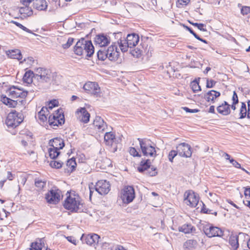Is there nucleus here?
<instances>
[{
    "instance_id": "f257e3e1",
    "label": "nucleus",
    "mask_w": 250,
    "mask_h": 250,
    "mask_svg": "<svg viewBox=\"0 0 250 250\" xmlns=\"http://www.w3.org/2000/svg\"><path fill=\"white\" fill-rule=\"evenodd\" d=\"M61 77L52 73L50 70L42 67L38 68L34 72V83L39 86H44L53 83L59 84Z\"/></svg>"
},
{
    "instance_id": "f03ea898",
    "label": "nucleus",
    "mask_w": 250,
    "mask_h": 250,
    "mask_svg": "<svg viewBox=\"0 0 250 250\" xmlns=\"http://www.w3.org/2000/svg\"><path fill=\"white\" fill-rule=\"evenodd\" d=\"M74 52L77 55L90 57L94 52V47L91 41L83 39L77 42Z\"/></svg>"
},
{
    "instance_id": "7ed1b4c3",
    "label": "nucleus",
    "mask_w": 250,
    "mask_h": 250,
    "mask_svg": "<svg viewBox=\"0 0 250 250\" xmlns=\"http://www.w3.org/2000/svg\"><path fill=\"white\" fill-rule=\"evenodd\" d=\"M63 206L72 211H78L82 208L83 203L78 195L70 193L65 199Z\"/></svg>"
},
{
    "instance_id": "20e7f679",
    "label": "nucleus",
    "mask_w": 250,
    "mask_h": 250,
    "mask_svg": "<svg viewBox=\"0 0 250 250\" xmlns=\"http://www.w3.org/2000/svg\"><path fill=\"white\" fill-rule=\"evenodd\" d=\"M23 117L22 114L16 112L8 114L5 121V124L8 127L15 128L23 121Z\"/></svg>"
},
{
    "instance_id": "39448f33",
    "label": "nucleus",
    "mask_w": 250,
    "mask_h": 250,
    "mask_svg": "<svg viewBox=\"0 0 250 250\" xmlns=\"http://www.w3.org/2000/svg\"><path fill=\"white\" fill-rule=\"evenodd\" d=\"M120 197L124 204H128L132 202L135 198V191L130 186H125L121 191Z\"/></svg>"
},
{
    "instance_id": "423d86ee",
    "label": "nucleus",
    "mask_w": 250,
    "mask_h": 250,
    "mask_svg": "<svg viewBox=\"0 0 250 250\" xmlns=\"http://www.w3.org/2000/svg\"><path fill=\"white\" fill-rule=\"evenodd\" d=\"M142 152L144 155L153 157L156 156L155 148L152 146L148 140L138 139Z\"/></svg>"
},
{
    "instance_id": "0eeeda50",
    "label": "nucleus",
    "mask_w": 250,
    "mask_h": 250,
    "mask_svg": "<svg viewBox=\"0 0 250 250\" xmlns=\"http://www.w3.org/2000/svg\"><path fill=\"white\" fill-rule=\"evenodd\" d=\"M184 202L188 206L191 208H195L199 200V197L193 191L189 190L184 193Z\"/></svg>"
},
{
    "instance_id": "6e6552de",
    "label": "nucleus",
    "mask_w": 250,
    "mask_h": 250,
    "mask_svg": "<svg viewBox=\"0 0 250 250\" xmlns=\"http://www.w3.org/2000/svg\"><path fill=\"white\" fill-rule=\"evenodd\" d=\"M48 123L51 126H57L63 124L64 117L62 111L58 110L57 112L50 115L48 117Z\"/></svg>"
},
{
    "instance_id": "1a4fd4ad",
    "label": "nucleus",
    "mask_w": 250,
    "mask_h": 250,
    "mask_svg": "<svg viewBox=\"0 0 250 250\" xmlns=\"http://www.w3.org/2000/svg\"><path fill=\"white\" fill-rule=\"evenodd\" d=\"M150 163L149 160L142 161L138 167V171L141 172L145 171L146 173L150 176H155L157 174L156 168L153 167H150Z\"/></svg>"
},
{
    "instance_id": "9d476101",
    "label": "nucleus",
    "mask_w": 250,
    "mask_h": 250,
    "mask_svg": "<svg viewBox=\"0 0 250 250\" xmlns=\"http://www.w3.org/2000/svg\"><path fill=\"white\" fill-rule=\"evenodd\" d=\"M61 195V190L55 188L50 190L46 194L45 199L48 203L56 204L60 201Z\"/></svg>"
},
{
    "instance_id": "9b49d317",
    "label": "nucleus",
    "mask_w": 250,
    "mask_h": 250,
    "mask_svg": "<svg viewBox=\"0 0 250 250\" xmlns=\"http://www.w3.org/2000/svg\"><path fill=\"white\" fill-rule=\"evenodd\" d=\"M6 93L12 98H25L28 94V91L17 86H12L7 89Z\"/></svg>"
},
{
    "instance_id": "f8f14e48",
    "label": "nucleus",
    "mask_w": 250,
    "mask_h": 250,
    "mask_svg": "<svg viewBox=\"0 0 250 250\" xmlns=\"http://www.w3.org/2000/svg\"><path fill=\"white\" fill-rule=\"evenodd\" d=\"M83 88L88 93L96 96V97L100 96L101 89L97 83L88 82L84 84Z\"/></svg>"
},
{
    "instance_id": "ddd939ff",
    "label": "nucleus",
    "mask_w": 250,
    "mask_h": 250,
    "mask_svg": "<svg viewBox=\"0 0 250 250\" xmlns=\"http://www.w3.org/2000/svg\"><path fill=\"white\" fill-rule=\"evenodd\" d=\"M176 149L178 154L181 157L188 158L191 156V148L188 144L185 143H181L177 146Z\"/></svg>"
},
{
    "instance_id": "4468645a",
    "label": "nucleus",
    "mask_w": 250,
    "mask_h": 250,
    "mask_svg": "<svg viewBox=\"0 0 250 250\" xmlns=\"http://www.w3.org/2000/svg\"><path fill=\"white\" fill-rule=\"evenodd\" d=\"M110 185L106 180H100L95 185V190L101 195L107 194L110 190Z\"/></svg>"
},
{
    "instance_id": "2eb2a0df",
    "label": "nucleus",
    "mask_w": 250,
    "mask_h": 250,
    "mask_svg": "<svg viewBox=\"0 0 250 250\" xmlns=\"http://www.w3.org/2000/svg\"><path fill=\"white\" fill-rule=\"evenodd\" d=\"M99 239L100 236L95 233L83 234L81 237V240L83 243L93 246L98 244Z\"/></svg>"
},
{
    "instance_id": "dca6fc26",
    "label": "nucleus",
    "mask_w": 250,
    "mask_h": 250,
    "mask_svg": "<svg viewBox=\"0 0 250 250\" xmlns=\"http://www.w3.org/2000/svg\"><path fill=\"white\" fill-rule=\"evenodd\" d=\"M108 59L111 61H117L119 58L120 53L118 51L116 42L113 43L107 49Z\"/></svg>"
},
{
    "instance_id": "f3484780",
    "label": "nucleus",
    "mask_w": 250,
    "mask_h": 250,
    "mask_svg": "<svg viewBox=\"0 0 250 250\" xmlns=\"http://www.w3.org/2000/svg\"><path fill=\"white\" fill-rule=\"evenodd\" d=\"M76 114L78 120L84 124H86L89 121L90 114L84 107L78 108Z\"/></svg>"
},
{
    "instance_id": "a211bd4d",
    "label": "nucleus",
    "mask_w": 250,
    "mask_h": 250,
    "mask_svg": "<svg viewBox=\"0 0 250 250\" xmlns=\"http://www.w3.org/2000/svg\"><path fill=\"white\" fill-rule=\"evenodd\" d=\"M204 231L208 237L221 236L223 235L222 231L218 227L207 226L204 228Z\"/></svg>"
},
{
    "instance_id": "6ab92c4d",
    "label": "nucleus",
    "mask_w": 250,
    "mask_h": 250,
    "mask_svg": "<svg viewBox=\"0 0 250 250\" xmlns=\"http://www.w3.org/2000/svg\"><path fill=\"white\" fill-rule=\"evenodd\" d=\"M95 129L98 132H103L107 128L106 124L100 116H96L93 123Z\"/></svg>"
},
{
    "instance_id": "aec40b11",
    "label": "nucleus",
    "mask_w": 250,
    "mask_h": 250,
    "mask_svg": "<svg viewBox=\"0 0 250 250\" xmlns=\"http://www.w3.org/2000/svg\"><path fill=\"white\" fill-rule=\"evenodd\" d=\"M110 39L104 35H98L95 38V43L100 47H104L110 42Z\"/></svg>"
},
{
    "instance_id": "412c9836",
    "label": "nucleus",
    "mask_w": 250,
    "mask_h": 250,
    "mask_svg": "<svg viewBox=\"0 0 250 250\" xmlns=\"http://www.w3.org/2000/svg\"><path fill=\"white\" fill-rule=\"evenodd\" d=\"M126 40L127 42L129 48H131L138 44L140 38L138 34L132 33L128 34L126 38Z\"/></svg>"
},
{
    "instance_id": "4be33fe9",
    "label": "nucleus",
    "mask_w": 250,
    "mask_h": 250,
    "mask_svg": "<svg viewBox=\"0 0 250 250\" xmlns=\"http://www.w3.org/2000/svg\"><path fill=\"white\" fill-rule=\"evenodd\" d=\"M49 144L51 147L59 150L62 149L64 146L63 140L59 137L50 140Z\"/></svg>"
},
{
    "instance_id": "5701e85b",
    "label": "nucleus",
    "mask_w": 250,
    "mask_h": 250,
    "mask_svg": "<svg viewBox=\"0 0 250 250\" xmlns=\"http://www.w3.org/2000/svg\"><path fill=\"white\" fill-rule=\"evenodd\" d=\"M220 96V93L215 90H210L204 95V98L208 102L213 103L215 100Z\"/></svg>"
},
{
    "instance_id": "b1692460",
    "label": "nucleus",
    "mask_w": 250,
    "mask_h": 250,
    "mask_svg": "<svg viewBox=\"0 0 250 250\" xmlns=\"http://www.w3.org/2000/svg\"><path fill=\"white\" fill-rule=\"evenodd\" d=\"M19 12L21 18H25L30 17L33 14L32 8L29 5H23L19 8Z\"/></svg>"
},
{
    "instance_id": "393cba45",
    "label": "nucleus",
    "mask_w": 250,
    "mask_h": 250,
    "mask_svg": "<svg viewBox=\"0 0 250 250\" xmlns=\"http://www.w3.org/2000/svg\"><path fill=\"white\" fill-rule=\"evenodd\" d=\"M217 110L219 113L223 115H228L230 113V105L227 102H224L217 107Z\"/></svg>"
},
{
    "instance_id": "a878e982",
    "label": "nucleus",
    "mask_w": 250,
    "mask_h": 250,
    "mask_svg": "<svg viewBox=\"0 0 250 250\" xmlns=\"http://www.w3.org/2000/svg\"><path fill=\"white\" fill-rule=\"evenodd\" d=\"M7 56L12 59L21 60L22 59V55L19 49H15L6 51Z\"/></svg>"
},
{
    "instance_id": "bb28decb",
    "label": "nucleus",
    "mask_w": 250,
    "mask_h": 250,
    "mask_svg": "<svg viewBox=\"0 0 250 250\" xmlns=\"http://www.w3.org/2000/svg\"><path fill=\"white\" fill-rule=\"evenodd\" d=\"M34 8L38 10H44L47 5L45 0H33Z\"/></svg>"
},
{
    "instance_id": "cd10ccee",
    "label": "nucleus",
    "mask_w": 250,
    "mask_h": 250,
    "mask_svg": "<svg viewBox=\"0 0 250 250\" xmlns=\"http://www.w3.org/2000/svg\"><path fill=\"white\" fill-rule=\"evenodd\" d=\"M23 82L27 84L34 82V72L31 70L26 71L22 78Z\"/></svg>"
},
{
    "instance_id": "c85d7f7f",
    "label": "nucleus",
    "mask_w": 250,
    "mask_h": 250,
    "mask_svg": "<svg viewBox=\"0 0 250 250\" xmlns=\"http://www.w3.org/2000/svg\"><path fill=\"white\" fill-rule=\"evenodd\" d=\"M116 44L119 45L120 48L122 52H126L128 50V48L129 47L127 42L125 38H121L117 42H116Z\"/></svg>"
},
{
    "instance_id": "c756f323",
    "label": "nucleus",
    "mask_w": 250,
    "mask_h": 250,
    "mask_svg": "<svg viewBox=\"0 0 250 250\" xmlns=\"http://www.w3.org/2000/svg\"><path fill=\"white\" fill-rule=\"evenodd\" d=\"M7 105L9 106L10 107H18L20 105H22L23 109L25 108L26 104V101L25 100H21L18 102V101H15L10 99Z\"/></svg>"
},
{
    "instance_id": "7c9ffc66",
    "label": "nucleus",
    "mask_w": 250,
    "mask_h": 250,
    "mask_svg": "<svg viewBox=\"0 0 250 250\" xmlns=\"http://www.w3.org/2000/svg\"><path fill=\"white\" fill-rule=\"evenodd\" d=\"M48 110L46 107H42V109L38 113V118L40 121L44 122L47 121Z\"/></svg>"
},
{
    "instance_id": "2f4dec72",
    "label": "nucleus",
    "mask_w": 250,
    "mask_h": 250,
    "mask_svg": "<svg viewBox=\"0 0 250 250\" xmlns=\"http://www.w3.org/2000/svg\"><path fill=\"white\" fill-rule=\"evenodd\" d=\"M114 139L115 135L113 133L111 132H106L104 137V141L107 145L111 146Z\"/></svg>"
},
{
    "instance_id": "473e14b6",
    "label": "nucleus",
    "mask_w": 250,
    "mask_h": 250,
    "mask_svg": "<svg viewBox=\"0 0 250 250\" xmlns=\"http://www.w3.org/2000/svg\"><path fill=\"white\" fill-rule=\"evenodd\" d=\"M43 240L42 239L37 240L36 242L31 244V247L35 250H41L44 246Z\"/></svg>"
},
{
    "instance_id": "72a5a7b5",
    "label": "nucleus",
    "mask_w": 250,
    "mask_h": 250,
    "mask_svg": "<svg viewBox=\"0 0 250 250\" xmlns=\"http://www.w3.org/2000/svg\"><path fill=\"white\" fill-rule=\"evenodd\" d=\"M193 229V227L191 225L185 224L179 227L178 229L185 233H189L192 231Z\"/></svg>"
},
{
    "instance_id": "f704fd0d",
    "label": "nucleus",
    "mask_w": 250,
    "mask_h": 250,
    "mask_svg": "<svg viewBox=\"0 0 250 250\" xmlns=\"http://www.w3.org/2000/svg\"><path fill=\"white\" fill-rule=\"evenodd\" d=\"M197 242L194 240H188L184 244L185 248L188 250H191L194 248L197 245Z\"/></svg>"
},
{
    "instance_id": "c9c22d12",
    "label": "nucleus",
    "mask_w": 250,
    "mask_h": 250,
    "mask_svg": "<svg viewBox=\"0 0 250 250\" xmlns=\"http://www.w3.org/2000/svg\"><path fill=\"white\" fill-rule=\"evenodd\" d=\"M59 149H56L52 147L49 148L48 151L50 157L53 159L57 158L60 154V152L59 151Z\"/></svg>"
},
{
    "instance_id": "e433bc0d",
    "label": "nucleus",
    "mask_w": 250,
    "mask_h": 250,
    "mask_svg": "<svg viewBox=\"0 0 250 250\" xmlns=\"http://www.w3.org/2000/svg\"><path fill=\"white\" fill-rule=\"evenodd\" d=\"M229 244L234 250H236L239 246L238 238L237 237H231L229 239Z\"/></svg>"
},
{
    "instance_id": "4c0bfd02",
    "label": "nucleus",
    "mask_w": 250,
    "mask_h": 250,
    "mask_svg": "<svg viewBox=\"0 0 250 250\" xmlns=\"http://www.w3.org/2000/svg\"><path fill=\"white\" fill-rule=\"evenodd\" d=\"M97 57L99 60L104 61L106 59H108V55L107 50H99L97 52Z\"/></svg>"
},
{
    "instance_id": "58836bf2",
    "label": "nucleus",
    "mask_w": 250,
    "mask_h": 250,
    "mask_svg": "<svg viewBox=\"0 0 250 250\" xmlns=\"http://www.w3.org/2000/svg\"><path fill=\"white\" fill-rule=\"evenodd\" d=\"M25 63L27 67H30L34 63V60L32 57H28L20 62L21 64Z\"/></svg>"
},
{
    "instance_id": "ea45409f",
    "label": "nucleus",
    "mask_w": 250,
    "mask_h": 250,
    "mask_svg": "<svg viewBox=\"0 0 250 250\" xmlns=\"http://www.w3.org/2000/svg\"><path fill=\"white\" fill-rule=\"evenodd\" d=\"M190 86L194 92L200 91L201 90V87L199 84V82L197 80L192 81L191 83Z\"/></svg>"
},
{
    "instance_id": "a19ab883",
    "label": "nucleus",
    "mask_w": 250,
    "mask_h": 250,
    "mask_svg": "<svg viewBox=\"0 0 250 250\" xmlns=\"http://www.w3.org/2000/svg\"><path fill=\"white\" fill-rule=\"evenodd\" d=\"M240 119H243L246 117L247 115V110L246 105L244 103H242L241 108L240 109Z\"/></svg>"
},
{
    "instance_id": "79ce46f5",
    "label": "nucleus",
    "mask_w": 250,
    "mask_h": 250,
    "mask_svg": "<svg viewBox=\"0 0 250 250\" xmlns=\"http://www.w3.org/2000/svg\"><path fill=\"white\" fill-rule=\"evenodd\" d=\"M35 186L39 190L42 189L46 185V182L39 179H36L35 181Z\"/></svg>"
},
{
    "instance_id": "37998d69",
    "label": "nucleus",
    "mask_w": 250,
    "mask_h": 250,
    "mask_svg": "<svg viewBox=\"0 0 250 250\" xmlns=\"http://www.w3.org/2000/svg\"><path fill=\"white\" fill-rule=\"evenodd\" d=\"M232 103L231 105V108L232 110H235L236 109L235 105L238 103V98L237 95L236 93L235 92V91L233 92L232 97Z\"/></svg>"
},
{
    "instance_id": "c03bdc74",
    "label": "nucleus",
    "mask_w": 250,
    "mask_h": 250,
    "mask_svg": "<svg viewBox=\"0 0 250 250\" xmlns=\"http://www.w3.org/2000/svg\"><path fill=\"white\" fill-rule=\"evenodd\" d=\"M142 51L138 47L130 50L131 54L134 57L139 58L142 54Z\"/></svg>"
},
{
    "instance_id": "a18cd8bd",
    "label": "nucleus",
    "mask_w": 250,
    "mask_h": 250,
    "mask_svg": "<svg viewBox=\"0 0 250 250\" xmlns=\"http://www.w3.org/2000/svg\"><path fill=\"white\" fill-rule=\"evenodd\" d=\"M66 165L68 167H70L71 170H73L76 166V163L74 158L69 159L67 161Z\"/></svg>"
},
{
    "instance_id": "49530a36",
    "label": "nucleus",
    "mask_w": 250,
    "mask_h": 250,
    "mask_svg": "<svg viewBox=\"0 0 250 250\" xmlns=\"http://www.w3.org/2000/svg\"><path fill=\"white\" fill-rule=\"evenodd\" d=\"M62 163L61 161H51L50 163L51 167L55 168H59L62 167Z\"/></svg>"
},
{
    "instance_id": "de8ad7c7",
    "label": "nucleus",
    "mask_w": 250,
    "mask_h": 250,
    "mask_svg": "<svg viewBox=\"0 0 250 250\" xmlns=\"http://www.w3.org/2000/svg\"><path fill=\"white\" fill-rule=\"evenodd\" d=\"M11 22L15 24V25H16L18 27H19V28H20L23 31H24L26 32H28L29 33H31V34L33 33L30 30L28 29L26 27L22 25L21 24L17 21H12Z\"/></svg>"
},
{
    "instance_id": "09e8293b",
    "label": "nucleus",
    "mask_w": 250,
    "mask_h": 250,
    "mask_svg": "<svg viewBox=\"0 0 250 250\" xmlns=\"http://www.w3.org/2000/svg\"><path fill=\"white\" fill-rule=\"evenodd\" d=\"M190 1V0H177L176 2L177 6L179 8L187 5Z\"/></svg>"
},
{
    "instance_id": "8fccbe9b",
    "label": "nucleus",
    "mask_w": 250,
    "mask_h": 250,
    "mask_svg": "<svg viewBox=\"0 0 250 250\" xmlns=\"http://www.w3.org/2000/svg\"><path fill=\"white\" fill-rule=\"evenodd\" d=\"M74 39L72 38H69L67 41L66 43L62 44V47L64 49L69 48L73 43Z\"/></svg>"
},
{
    "instance_id": "3c124183",
    "label": "nucleus",
    "mask_w": 250,
    "mask_h": 250,
    "mask_svg": "<svg viewBox=\"0 0 250 250\" xmlns=\"http://www.w3.org/2000/svg\"><path fill=\"white\" fill-rule=\"evenodd\" d=\"M129 154L134 157H140L141 155L139 154L135 148L131 147L129 149Z\"/></svg>"
},
{
    "instance_id": "603ef678",
    "label": "nucleus",
    "mask_w": 250,
    "mask_h": 250,
    "mask_svg": "<svg viewBox=\"0 0 250 250\" xmlns=\"http://www.w3.org/2000/svg\"><path fill=\"white\" fill-rule=\"evenodd\" d=\"M178 154L177 149L176 150H171L168 154V159L171 162H173V158Z\"/></svg>"
},
{
    "instance_id": "864d4df0",
    "label": "nucleus",
    "mask_w": 250,
    "mask_h": 250,
    "mask_svg": "<svg viewBox=\"0 0 250 250\" xmlns=\"http://www.w3.org/2000/svg\"><path fill=\"white\" fill-rule=\"evenodd\" d=\"M230 163L235 167L236 168H241V169H242L243 170L246 171V172H248L246 170H245L244 168H242L241 167V165L238 163L237 161H236L235 160H234V159H231V160H230Z\"/></svg>"
},
{
    "instance_id": "5fc2aeb1",
    "label": "nucleus",
    "mask_w": 250,
    "mask_h": 250,
    "mask_svg": "<svg viewBox=\"0 0 250 250\" xmlns=\"http://www.w3.org/2000/svg\"><path fill=\"white\" fill-rule=\"evenodd\" d=\"M215 83L216 82L214 80L207 79L206 86L208 88H212L215 85Z\"/></svg>"
},
{
    "instance_id": "6e6d98bb",
    "label": "nucleus",
    "mask_w": 250,
    "mask_h": 250,
    "mask_svg": "<svg viewBox=\"0 0 250 250\" xmlns=\"http://www.w3.org/2000/svg\"><path fill=\"white\" fill-rule=\"evenodd\" d=\"M58 104V101L54 100L53 101H51L50 102L49 105H48V108L50 109H52L53 107L55 106H57Z\"/></svg>"
},
{
    "instance_id": "4d7b16f0",
    "label": "nucleus",
    "mask_w": 250,
    "mask_h": 250,
    "mask_svg": "<svg viewBox=\"0 0 250 250\" xmlns=\"http://www.w3.org/2000/svg\"><path fill=\"white\" fill-rule=\"evenodd\" d=\"M250 11V7L248 6H243L241 8V13L243 15H247L248 14Z\"/></svg>"
},
{
    "instance_id": "13d9d810",
    "label": "nucleus",
    "mask_w": 250,
    "mask_h": 250,
    "mask_svg": "<svg viewBox=\"0 0 250 250\" xmlns=\"http://www.w3.org/2000/svg\"><path fill=\"white\" fill-rule=\"evenodd\" d=\"M192 24L195 26L197 27L199 30L201 31H206V30L205 28H204V24L202 23H193Z\"/></svg>"
},
{
    "instance_id": "bf43d9fd",
    "label": "nucleus",
    "mask_w": 250,
    "mask_h": 250,
    "mask_svg": "<svg viewBox=\"0 0 250 250\" xmlns=\"http://www.w3.org/2000/svg\"><path fill=\"white\" fill-rule=\"evenodd\" d=\"M66 239L70 242V243L73 244L75 245H77V241L75 239V238L73 236H67L66 237Z\"/></svg>"
},
{
    "instance_id": "052dcab7",
    "label": "nucleus",
    "mask_w": 250,
    "mask_h": 250,
    "mask_svg": "<svg viewBox=\"0 0 250 250\" xmlns=\"http://www.w3.org/2000/svg\"><path fill=\"white\" fill-rule=\"evenodd\" d=\"M33 0H20V3L22 5H29Z\"/></svg>"
},
{
    "instance_id": "680f3d73",
    "label": "nucleus",
    "mask_w": 250,
    "mask_h": 250,
    "mask_svg": "<svg viewBox=\"0 0 250 250\" xmlns=\"http://www.w3.org/2000/svg\"><path fill=\"white\" fill-rule=\"evenodd\" d=\"M183 109L187 112H189V113H197L198 111V109H191L188 108L187 107H183Z\"/></svg>"
},
{
    "instance_id": "e2e57ef3",
    "label": "nucleus",
    "mask_w": 250,
    "mask_h": 250,
    "mask_svg": "<svg viewBox=\"0 0 250 250\" xmlns=\"http://www.w3.org/2000/svg\"><path fill=\"white\" fill-rule=\"evenodd\" d=\"M110 250H126L125 248L120 245L112 247L110 249Z\"/></svg>"
},
{
    "instance_id": "0e129e2a",
    "label": "nucleus",
    "mask_w": 250,
    "mask_h": 250,
    "mask_svg": "<svg viewBox=\"0 0 250 250\" xmlns=\"http://www.w3.org/2000/svg\"><path fill=\"white\" fill-rule=\"evenodd\" d=\"M9 100H10V98H7L6 97V96H3V97H1V101H2V102L7 105L8 103H9Z\"/></svg>"
},
{
    "instance_id": "69168bd1",
    "label": "nucleus",
    "mask_w": 250,
    "mask_h": 250,
    "mask_svg": "<svg viewBox=\"0 0 250 250\" xmlns=\"http://www.w3.org/2000/svg\"><path fill=\"white\" fill-rule=\"evenodd\" d=\"M202 211L205 213L211 214L212 213V210L206 208H203L202 209Z\"/></svg>"
},
{
    "instance_id": "338daca9",
    "label": "nucleus",
    "mask_w": 250,
    "mask_h": 250,
    "mask_svg": "<svg viewBox=\"0 0 250 250\" xmlns=\"http://www.w3.org/2000/svg\"><path fill=\"white\" fill-rule=\"evenodd\" d=\"M244 194L246 197L249 196L250 197V188H246Z\"/></svg>"
},
{
    "instance_id": "774afa93",
    "label": "nucleus",
    "mask_w": 250,
    "mask_h": 250,
    "mask_svg": "<svg viewBox=\"0 0 250 250\" xmlns=\"http://www.w3.org/2000/svg\"><path fill=\"white\" fill-rule=\"evenodd\" d=\"M248 109L247 110V117L248 118H250V101L248 103Z\"/></svg>"
}]
</instances>
